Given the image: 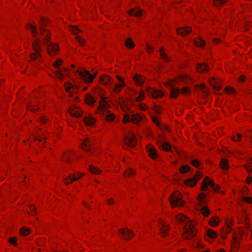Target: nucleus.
Here are the masks:
<instances>
[{"label": "nucleus", "mask_w": 252, "mask_h": 252, "mask_svg": "<svg viewBox=\"0 0 252 252\" xmlns=\"http://www.w3.org/2000/svg\"><path fill=\"white\" fill-rule=\"evenodd\" d=\"M28 28L36 38L32 43V47L33 52L30 54L31 60L39 63L42 61L41 55L42 49L40 46L41 40L40 38L37 37L36 25L34 23H31L28 24Z\"/></svg>", "instance_id": "obj_1"}, {"label": "nucleus", "mask_w": 252, "mask_h": 252, "mask_svg": "<svg viewBox=\"0 0 252 252\" xmlns=\"http://www.w3.org/2000/svg\"><path fill=\"white\" fill-rule=\"evenodd\" d=\"M176 220L179 223H185L184 232L182 233L184 239L190 240L195 237L197 234V229L195 227V224L194 222L190 221L187 216L183 214L177 215Z\"/></svg>", "instance_id": "obj_2"}, {"label": "nucleus", "mask_w": 252, "mask_h": 252, "mask_svg": "<svg viewBox=\"0 0 252 252\" xmlns=\"http://www.w3.org/2000/svg\"><path fill=\"white\" fill-rule=\"evenodd\" d=\"M169 200L172 208L183 206L185 205V201L182 199L181 193L178 190L175 191L172 193Z\"/></svg>", "instance_id": "obj_3"}, {"label": "nucleus", "mask_w": 252, "mask_h": 252, "mask_svg": "<svg viewBox=\"0 0 252 252\" xmlns=\"http://www.w3.org/2000/svg\"><path fill=\"white\" fill-rule=\"evenodd\" d=\"M47 23V19L42 17L41 18L39 22V28L40 31V34L43 37V40L48 42L50 39V32L48 30L44 29V26H45Z\"/></svg>", "instance_id": "obj_4"}, {"label": "nucleus", "mask_w": 252, "mask_h": 252, "mask_svg": "<svg viewBox=\"0 0 252 252\" xmlns=\"http://www.w3.org/2000/svg\"><path fill=\"white\" fill-rule=\"evenodd\" d=\"M242 237V233L240 231L234 232L231 241V252H236L238 249Z\"/></svg>", "instance_id": "obj_5"}, {"label": "nucleus", "mask_w": 252, "mask_h": 252, "mask_svg": "<svg viewBox=\"0 0 252 252\" xmlns=\"http://www.w3.org/2000/svg\"><path fill=\"white\" fill-rule=\"evenodd\" d=\"M76 72L78 73L82 79L87 83H92L97 74V72L94 73V74H91L88 71L85 69H82V70H77Z\"/></svg>", "instance_id": "obj_6"}, {"label": "nucleus", "mask_w": 252, "mask_h": 252, "mask_svg": "<svg viewBox=\"0 0 252 252\" xmlns=\"http://www.w3.org/2000/svg\"><path fill=\"white\" fill-rule=\"evenodd\" d=\"M99 103V105L97 109L96 114H105L110 112L108 110V109L110 107V105L104 98L101 97Z\"/></svg>", "instance_id": "obj_7"}, {"label": "nucleus", "mask_w": 252, "mask_h": 252, "mask_svg": "<svg viewBox=\"0 0 252 252\" xmlns=\"http://www.w3.org/2000/svg\"><path fill=\"white\" fill-rule=\"evenodd\" d=\"M124 142L127 146L133 147L137 144V139L135 133L132 132H129L124 139Z\"/></svg>", "instance_id": "obj_8"}, {"label": "nucleus", "mask_w": 252, "mask_h": 252, "mask_svg": "<svg viewBox=\"0 0 252 252\" xmlns=\"http://www.w3.org/2000/svg\"><path fill=\"white\" fill-rule=\"evenodd\" d=\"M208 186H210L214 190H219L220 187L218 185H215L213 181L210 180L208 177H206L203 181V185L201 187V190L205 191L208 189Z\"/></svg>", "instance_id": "obj_9"}, {"label": "nucleus", "mask_w": 252, "mask_h": 252, "mask_svg": "<svg viewBox=\"0 0 252 252\" xmlns=\"http://www.w3.org/2000/svg\"><path fill=\"white\" fill-rule=\"evenodd\" d=\"M119 233L121 237L126 240L131 239L134 236L133 232L130 229L127 228L119 229Z\"/></svg>", "instance_id": "obj_10"}, {"label": "nucleus", "mask_w": 252, "mask_h": 252, "mask_svg": "<svg viewBox=\"0 0 252 252\" xmlns=\"http://www.w3.org/2000/svg\"><path fill=\"white\" fill-rule=\"evenodd\" d=\"M158 227L161 236L165 237L168 233V224L163 220L160 219L158 221Z\"/></svg>", "instance_id": "obj_11"}, {"label": "nucleus", "mask_w": 252, "mask_h": 252, "mask_svg": "<svg viewBox=\"0 0 252 252\" xmlns=\"http://www.w3.org/2000/svg\"><path fill=\"white\" fill-rule=\"evenodd\" d=\"M146 92L153 98L159 99L163 95V93L160 90H155L154 88L148 87L146 89Z\"/></svg>", "instance_id": "obj_12"}, {"label": "nucleus", "mask_w": 252, "mask_h": 252, "mask_svg": "<svg viewBox=\"0 0 252 252\" xmlns=\"http://www.w3.org/2000/svg\"><path fill=\"white\" fill-rule=\"evenodd\" d=\"M68 113L73 116L76 117H81L82 115V110L77 105L71 106L68 110Z\"/></svg>", "instance_id": "obj_13"}, {"label": "nucleus", "mask_w": 252, "mask_h": 252, "mask_svg": "<svg viewBox=\"0 0 252 252\" xmlns=\"http://www.w3.org/2000/svg\"><path fill=\"white\" fill-rule=\"evenodd\" d=\"M59 51V47L57 44L50 43L47 45V51L50 56H54L56 55Z\"/></svg>", "instance_id": "obj_14"}, {"label": "nucleus", "mask_w": 252, "mask_h": 252, "mask_svg": "<svg viewBox=\"0 0 252 252\" xmlns=\"http://www.w3.org/2000/svg\"><path fill=\"white\" fill-rule=\"evenodd\" d=\"M67 68L62 67L54 72L56 77L59 80H63L65 75L68 74Z\"/></svg>", "instance_id": "obj_15"}, {"label": "nucleus", "mask_w": 252, "mask_h": 252, "mask_svg": "<svg viewBox=\"0 0 252 252\" xmlns=\"http://www.w3.org/2000/svg\"><path fill=\"white\" fill-rule=\"evenodd\" d=\"M196 69L197 72L203 74L209 71V68L207 63H197L196 66Z\"/></svg>", "instance_id": "obj_16"}, {"label": "nucleus", "mask_w": 252, "mask_h": 252, "mask_svg": "<svg viewBox=\"0 0 252 252\" xmlns=\"http://www.w3.org/2000/svg\"><path fill=\"white\" fill-rule=\"evenodd\" d=\"M147 152L149 156L153 159H156L158 157L157 151L154 146L149 144L146 147Z\"/></svg>", "instance_id": "obj_17"}, {"label": "nucleus", "mask_w": 252, "mask_h": 252, "mask_svg": "<svg viewBox=\"0 0 252 252\" xmlns=\"http://www.w3.org/2000/svg\"><path fill=\"white\" fill-rule=\"evenodd\" d=\"M176 31L178 34H181L182 36H184L190 33L191 29L189 27H184L177 29Z\"/></svg>", "instance_id": "obj_18"}, {"label": "nucleus", "mask_w": 252, "mask_h": 252, "mask_svg": "<svg viewBox=\"0 0 252 252\" xmlns=\"http://www.w3.org/2000/svg\"><path fill=\"white\" fill-rule=\"evenodd\" d=\"M133 79L136 85L141 86L145 81V78L140 75L135 74L133 76Z\"/></svg>", "instance_id": "obj_19"}, {"label": "nucleus", "mask_w": 252, "mask_h": 252, "mask_svg": "<svg viewBox=\"0 0 252 252\" xmlns=\"http://www.w3.org/2000/svg\"><path fill=\"white\" fill-rule=\"evenodd\" d=\"M136 174V170L132 168L128 167L126 169L124 173V176L125 178H133Z\"/></svg>", "instance_id": "obj_20"}, {"label": "nucleus", "mask_w": 252, "mask_h": 252, "mask_svg": "<svg viewBox=\"0 0 252 252\" xmlns=\"http://www.w3.org/2000/svg\"><path fill=\"white\" fill-rule=\"evenodd\" d=\"M91 141L90 139L86 138L82 143L81 147L82 148L86 151H89L91 149Z\"/></svg>", "instance_id": "obj_21"}, {"label": "nucleus", "mask_w": 252, "mask_h": 252, "mask_svg": "<svg viewBox=\"0 0 252 252\" xmlns=\"http://www.w3.org/2000/svg\"><path fill=\"white\" fill-rule=\"evenodd\" d=\"M127 13L129 16H134L136 18L141 16L142 12L140 9H131L127 11Z\"/></svg>", "instance_id": "obj_22"}, {"label": "nucleus", "mask_w": 252, "mask_h": 252, "mask_svg": "<svg viewBox=\"0 0 252 252\" xmlns=\"http://www.w3.org/2000/svg\"><path fill=\"white\" fill-rule=\"evenodd\" d=\"M73 155V153L71 151H67L64 152L62 157L63 161L69 162L70 161V158Z\"/></svg>", "instance_id": "obj_23"}, {"label": "nucleus", "mask_w": 252, "mask_h": 252, "mask_svg": "<svg viewBox=\"0 0 252 252\" xmlns=\"http://www.w3.org/2000/svg\"><path fill=\"white\" fill-rule=\"evenodd\" d=\"M111 80V78L108 75H102L99 78V83L104 85H108Z\"/></svg>", "instance_id": "obj_24"}, {"label": "nucleus", "mask_w": 252, "mask_h": 252, "mask_svg": "<svg viewBox=\"0 0 252 252\" xmlns=\"http://www.w3.org/2000/svg\"><path fill=\"white\" fill-rule=\"evenodd\" d=\"M228 160L225 158H222L220 163V166L221 168L224 170H228L229 165L228 164Z\"/></svg>", "instance_id": "obj_25"}, {"label": "nucleus", "mask_w": 252, "mask_h": 252, "mask_svg": "<svg viewBox=\"0 0 252 252\" xmlns=\"http://www.w3.org/2000/svg\"><path fill=\"white\" fill-rule=\"evenodd\" d=\"M194 45L196 47H203L205 46V42L201 38L198 37L195 38L194 41Z\"/></svg>", "instance_id": "obj_26"}, {"label": "nucleus", "mask_w": 252, "mask_h": 252, "mask_svg": "<svg viewBox=\"0 0 252 252\" xmlns=\"http://www.w3.org/2000/svg\"><path fill=\"white\" fill-rule=\"evenodd\" d=\"M84 122L87 126H92L94 124L95 121L93 118L88 116L84 118Z\"/></svg>", "instance_id": "obj_27"}, {"label": "nucleus", "mask_w": 252, "mask_h": 252, "mask_svg": "<svg viewBox=\"0 0 252 252\" xmlns=\"http://www.w3.org/2000/svg\"><path fill=\"white\" fill-rule=\"evenodd\" d=\"M74 181H75V180L72 174L65 177L63 180V183L66 186L71 184Z\"/></svg>", "instance_id": "obj_28"}, {"label": "nucleus", "mask_w": 252, "mask_h": 252, "mask_svg": "<svg viewBox=\"0 0 252 252\" xmlns=\"http://www.w3.org/2000/svg\"><path fill=\"white\" fill-rule=\"evenodd\" d=\"M85 102L89 105H93L95 102V100L92 95L88 94L86 95Z\"/></svg>", "instance_id": "obj_29"}, {"label": "nucleus", "mask_w": 252, "mask_h": 252, "mask_svg": "<svg viewBox=\"0 0 252 252\" xmlns=\"http://www.w3.org/2000/svg\"><path fill=\"white\" fill-rule=\"evenodd\" d=\"M159 53L161 58L164 60V61L166 62H169L170 61V59L166 55V53L164 52V49L163 47H161L159 50Z\"/></svg>", "instance_id": "obj_30"}, {"label": "nucleus", "mask_w": 252, "mask_h": 252, "mask_svg": "<svg viewBox=\"0 0 252 252\" xmlns=\"http://www.w3.org/2000/svg\"><path fill=\"white\" fill-rule=\"evenodd\" d=\"M184 183L186 185L193 187L196 184L197 181L196 179L192 178L185 180Z\"/></svg>", "instance_id": "obj_31"}, {"label": "nucleus", "mask_w": 252, "mask_h": 252, "mask_svg": "<svg viewBox=\"0 0 252 252\" xmlns=\"http://www.w3.org/2000/svg\"><path fill=\"white\" fill-rule=\"evenodd\" d=\"M126 85H122V84H120L119 83H116L113 88V92L115 93H119L121 91V89L125 87Z\"/></svg>", "instance_id": "obj_32"}, {"label": "nucleus", "mask_w": 252, "mask_h": 252, "mask_svg": "<svg viewBox=\"0 0 252 252\" xmlns=\"http://www.w3.org/2000/svg\"><path fill=\"white\" fill-rule=\"evenodd\" d=\"M219 218L217 217H212L210 220L209 223L212 226H216L219 224Z\"/></svg>", "instance_id": "obj_33"}, {"label": "nucleus", "mask_w": 252, "mask_h": 252, "mask_svg": "<svg viewBox=\"0 0 252 252\" xmlns=\"http://www.w3.org/2000/svg\"><path fill=\"white\" fill-rule=\"evenodd\" d=\"M125 45L127 48L130 49H133L135 46L134 42L130 38H128L126 40L125 42Z\"/></svg>", "instance_id": "obj_34"}, {"label": "nucleus", "mask_w": 252, "mask_h": 252, "mask_svg": "<svg viewBox=\"0 0 252 252\" xmlns=\"http://www.w3.org/2000/svg\"><path fill=\"white\" fill-rule=\"evenodd\" d=\"M142 119V116H140L139 114L133 115L131 118V121L134 124H137Z\"/></svg>", "instance_id": "obj_35"}, {"label": "nucleus", "mask_w": 252, "mask_h": 252, "mask_svg": "<svg viewBox=\"0 0 252 252\" xmlns=\"http://www.w3.org/2000/svg\"><path fill=\"white\" fill-rule=\"evenodd\" d=\"M89 170L91 173L95 174H98L101 172V171L99 170L97 167L92 165L89 166Z\"/></svg>", "instance_id": "obj_36"}, {"label": "nucleus", "mask_w": 252, "mask_h": 252, "mask_svg": "<svg viewBox=\"0 0 252 252\" xmlns=\"http://www.w3.org/2000/svg\"><path fill=\"white\" fill-rule=\"evenodd\" d=\"M37 102L35 101H31L28 105V108L29 110L31 111H36L39 109V107H34V106L36 104Z\"/></svg>", "instance_id": "obj_37"}, {"label": "nucleus", "mask_w": 252, "mask_h": 252, "mask_svg": "<svg viewBox=\"0 0 252 252\" xmlns=\"http://www.w3.org/2000/svg\"><path fill=\"white\" fill-rule=\"evenodd\" d=\"M195 87L198 88L204 94H207L208 93V90L205 84L195 85Z\"/></svg>", "instance_id": "obj_38"}, {"label": "nucleus", "mask_w": 252, "mask_h": 252, "mask_svg": "<svg viewBox=\"0 0 252 252\" xmlns=\"http://www.w3.org/2000/svg\"><path fill=\"white\" fill-rule=\"evenodd\" d=\"M69 30L74 34H76L77 33L81 32H82L81 30L78 29L77 26H73L71 25L69 26Z\"/></svg>", "instance_id": "obj_39"}, {"label": "nucleus", "mask_w": 252, "mask_h": 252, "mask_svg": "<svg viewBox=\"0 0 252 252\" xmlns=\"http://www.w3.org/2000/svg\"><path fill=\"white\" fill-rule=\"evenodd\" d=\"M227 0H213V4L216 7H220L227 2Z\"/></svg>", "instance_id": "obj_40"}, {"label": "nucleus", "mask_w": 252, "mask_h": 252, "mask_svg": "<svg viewBox=\"0 0 252 252\" xmlns=\"http://www.w3.org/2000/svg\"><path fill=\"white\" fill-rule=\"evenodd\" d=\"M179 94V89H173L170 91V97L172 98H177Z\"/></svg>", "instance_id": "obj_41"}, {"label": "nucleus", "mask_w": 252, "mask_h": 252, "mask_svg": "<svg viewBox=\"0 0 252 252\" xmlns=\"http://www.w3.org/2000/svg\"><path fill=\"white\" fill-rule=\"evenodd\" d=\"M200 211L204 217H208L210 214L209 208L206 206H203L201 208Z\"/></svg>", "instance_id": "obj_42"}, {"label": "nucleus", "mask_w": 252, "mask_h": 252, "mask_svg": "<svg viewBox=\"0 0 252 252\" xmlns=\"http://www.w3.org/2000/svg\"><path fill=\"white\" fill-rule=\"evenodd\" d=\"M190 166L188 165H183L179 168V172L182 174L187 173L190 169Z\"/></svg>", "instance_id": "obj_43"}, {"label": "nucleus", "mask_w": 252, "mask_h": 252, "mask_svg": "<svg viewBox=\"0 0 252 252\" xmlns=\"http://www.w3.org/2000/svg\"><path fill=\"white\" fill-rule=\"evenodd\" d=\"M232 223H233V222L231 220H229L226 221V234L229 233L231 231V227L232 226Z\"/></svg>", "instance_id": "obj_44"}, {"label": "nucleus", "mask_w": 252, "mask_h": 252, "mask_svg": "<svg viewBox=\"0 0 252 252\" xmlns=\"http://www.w3.org/2000/svg\"><path fill=\"white\" fill-rule=\"evenodd\" d=\"M210 84L213 87L217 90H220L221 89V87L218 84H216L215 79L214 78H211L209 80Z\"/></svg>", "instance_id": "obj_45"}, {"label": "nucleus", "mask_w": 252, "mask_h": 252, "mask_svg": "<svg viewBox=\"0 0 252 252\" xmlns=\"http://www.w3.org/2000/svg\"><path fill=\"white\" fill-rule=\"evenodd\" d=\"M207 235L208 236V237L211 239H215L216 237L215 232L211 229H209L207 230Z\"/></svg>", "instance_id": "obj_46"}, {"label": "nucleus", "mask_w": 252, "mask_h": 252, "mask_svg": "<svg viewBox=\"0 0 252 252\" xmlns=\"http://www.w3.org/2000/svg\"><path fill=\"white\" fill-rule=\"evenodd\" d=\"M63 61L61 59H58L56 62L53 63V66L55 68H58L60 66L62 65Z\"/></svg>", "instance_id": "obj_47"}, {"label": "nucleus", "mask_w": 252, "mask_h": 252, "mask_svg": "<svg viewBox=\"0 0 252 252\" xmlns=\"http://www.w3.org/2000/svg\"><path fill=\"white\" fill-rule=\"evenodd\" d=\"M20 234L23 236H27L30 233V229L26 227H23L20 230Z\"/></svg>", "instance_id": "obj_48"}, {"label": "nucleus", "mask_w": 252, "mask_h": 252, "mask_svg": "<svg viewBox=\"0 0 252 252\" xmlns=\"http://www.w3.org/2000/svg\"><path fill=\"white\" fill-rule=\"evenodd\" d=\"M75 181L78 180L79 178L82 177L85 175V173L83 172H76L74 174H72Z\"/></svg>", "instance_id": "obj_49"}, {"label": "nucleus", "mask_w": 252, "mask_h": 252, "mask_svg": "<svg viewBox=\"0 0 252 252\" xmlns=\"http://www.w3.org/2000/svg\"><path fill=\"white\" fill-rule=\"evenodd\" d=\"M145 98V94L143 91L139 92V95L135 98V100L137 102L141 101L143 100Z\"/></svg>", "instance_id": "obj_50"}, {"label": "nucleus", "mask_w": 252, "mask_h": 252, "mask_svg": "<svg viewBox=\"0 0 252 252\" xmlns=\"http://www.w3.org/2000/svg\"><path fill=\"white\" fill-rule=\"evenodd\" d=\"M181 93L182 94H189L190 93V90L188 87H184L181 90Z\"/></svg>", "instance_id": "obj_51"}, {"label": "nucleus", "mask_w": 252, "mask_h": 252, "mask_svg": "<svg viewBox=\"0 0 252 252\" xmlns=\"http://www.w3.org/2000/svg\"><path fill=\"white\" fill-rule=\"evenodd\" d=\"M29 207L30 208V212H28V214L31 215H34L36 214V210L34 205H30Z\"/></svg>", "instance_id": "obj_52"}, {"label": "nucleus", "mask_w": 252, "mask_h": 252, "mask_svg": "<svg viewBox=\"0 0 252 252\" xmlns=\"http://www.w3.org/2000/svg\"><path fill=\"white\" fill-rule=\"evenodd\" d=\"M224 91L228 94H231L235 93L234 89L230 87H225Z\"/></svg>", "instance_id": "obj_53"}, {"label": "nucleus", "mask_w": 252, "mask_h": 252, "mask_svg": "<svg viewBox=\"0 0 252 252\" xmlns=\"http://www.w3.org/2000/svg\"><path fill=\"white\" fill-rule=\"evenodd\" d=\"M115 115L113 113H109L106 116V120L108 122H111L115 119Z\"/></svg>", "instance_id": "obj_54"}, {"label": "nucleus", "mask_w": 252, "mask_h": 252, "mask_svg": "<svg viewBox=\"0 0 252 252\" xmlns=\"http://www.w3.org/2000/svg\"><path fill=\"white\" fill-rule=\"evenodd\" d=\"M162 148L165 151L168 152L171 149V146L168 143L165 142L162 145Z\"/></svg>", "instance_id": "obj_55"}, {"label": "nucleus", "mask_w": 252, "mask_h": 252, "mask_svg": "<svg viewBox=\"0 0 252 252\" xmlns=\"http://www.w3.org/2000/svg\"><path fill=\"white\" fill-rule=\"evenodd\" d=\"M191 164L192 166H194L195 167H198L199 166L200 161L198 159H194L191 160Z\"/></svg>", "instance_id": "obj_56"}, {"label": "nucleus", "mask_w": 252, "mask_h": 252, "mask_svg": "<svg viewBox=\"0 0 252 252\" xmlns=\"http://www.w3.org/2000/svg\"><path fill=\"white\" fill-rule=\"evenodd\" d=\"M64 86L65 87V91L67 92L70 91V89L72 87V85L68 82H65L64 84Z\"/></svg>", "instance_id": "obj_57"}, {"label": "nucleus", "mask_w": 252, "mask_h": 252, "mask_svg": "<svg viewBox=\"0 0 252 252\" xmlns=\"http://www.w3.org/2000/svg\"><path fill=\"white\" fill-rule=\"evenodd\" d=\"M146 51L149 54L152 53L154 51V48L153 47L151 46L150 44H147Z\"/></svg>", "instance_id": "obj_58"}, {"label": "nucleus", "mask_w": 252, "mask_h": 252, "mask_svg": "<svg viewBox=\"0 0 252 252\" xmlns=\"http://www.w3.org/2000/svg\"><path fill=\"white\" fill-rule=\"evenodd\" d=\"M123 123L124 124H126L127 123L130 122V119L129 118V116L127 114H125L124 115V118L122 121Z\"/></svg>", "instance_id": "obj_59"}, {"label": "nucleus", "mask_w": 252, "mask_h": 252, "mask_svg": "<svg viewBox=\"0 0 252 252\" xmlns=\"http://www.w3.org/2000/svg\"><path fill=\"white\" fill-rule=\"evenodd\" d=\"M76 39L78 41L80 45L83 46L84 44V40L80 36H77Z\"/></svg>", "instance_id": "obj_60"}, {"label": "nucleus", "mask_w": 252, "mask_h": 252, "mask_svg": "<svg viewBox=\"0 0 252 252\" xmlns=\"http://www.w3.org/2000/svg\"><path fill=\"white\" fill-rule=\"evenodd\" d=\"M116 77L117 79V80L119 81L118 83H119L120 84H122V85H126L125 81H124V79L123 78H122V77H121L118 75H116Z\"/></svg>", "instance_id": "obj_61"}, {"label": "nucleus", "mask_w": 252, "mask_h": 252, "mask_svg": "<svg viewBox=\"0 0 252 252\" xmlns=\"http://www.w3.org/2000/svg\"><path fill=\"white\" fill-rule=\"evenodd\" d=\"M9 242L14 246H16L17 245V239L14 237H11L9 239Z\"/></svg>", "instance_id": "obj_62"}, {"label": "nucleus", "mask_w": 252, "mask_h": 252, "mask_svg": "<svg viewBox=\"0 0 252 252\" xmlns=\"http://www.w3.org/2000/svg\"><path fill=\"white\" fill-rule=\"evenodd\" d=\"M201 177L202 176L201 172L197 171L195 173L194 178L196 179V181H197L198 180L201 179Z\"/></svg>", "instance_id": "obj_63"}, {"label": "nucleus", "mask_w": 252, "mask_h": 252, "mask_svg": "<svg viewBox=\"0 0 252 252\" xmlns=\"http://www.w3.org/2000/svg\"><path fill=\"white\" fill-rule=\"evenodd\" d=\"M106 202L109 205H112L115 203V200L113 198H109L106 200Z\"/></svg>", "instance_id": "obj_64"}]
</instances>
